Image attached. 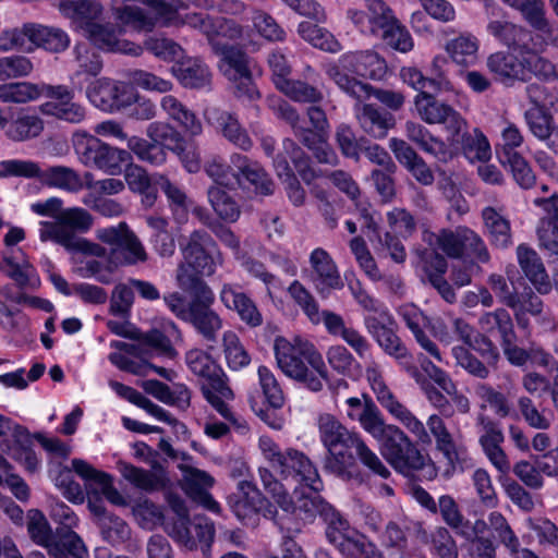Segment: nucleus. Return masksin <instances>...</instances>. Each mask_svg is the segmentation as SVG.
Here are the masks:
<instances>
[{
    "label": "nucleus",
    "instance_id": "f257e3e1",
    "mask_svg": "<svg viewBox=\"0 0 558 558\" xmlns=\"http://www.w3.org/2000/svg\"><path fill=\"white\" fill-rule=\"evenodd\" d=\"M145 7L124 5L116 10V20L136 32H151L156 26L189 25L199 28L215 51L229 47L228 40L241 36L242 29L233 21L210 17L192 11L186 2H144Z\"/></svg>",
    "mask_w": 558,
    "mask_h": 558
},
{
    "label": "nucleus",
    "instance_id": "f03ea898",
    "mask_svg": "<svg viewBox=\"0 0 558 558\" xmlns=\"http://www.w3.org/2000/svg\"><path fill=\"white\" fill-rule=\"evenodd\" d=\"M366 379L379 404L398 421L422 446L435 444V448L450 462L458 457V445L444 415L429 414L424 423L407 405L400 402L387 386L378 365L366 367Z\"/></svg>",
    "mask_w": 558,
    "mask_h": 558
},
{
    "label": "nucleus",
    "instance_id": "7ed1b4c3",
    "mask_svg": "<svg viewBox=\"0 0 558 558\" xmlns=\"http://www.w3.org/2000/svg\"><path fill=\"white\" fill-rule=\"evenodd\" d=\"M274 352L278 367L289 378L301 383L313 392L322 391L328 380V371L316 347L304 339L289 341L275 339Z\"/></svg>",
    "mask_w": 558,
    "mask_h": 558
},
{
    "label": "nucleus",
    "instance_id": "20e7f679",
    "mask_svg": "<svg viewBox=\"0 0 558 558\" xmlns=\"http://www.w3.org/2000/svg\"><path fill=\"white\" fill-rule=\"evenodd\" d=\"M94 226L93 215L85 208L73 206L64 208L54 221L39 222L41 242L52 241L66 251L87 256H104L106 247L77 234L88 232Z\"/></svg>",
    "mask_w": 558,
    "mask_h": 558
},
{
    "label": "nucleus",
    "instance_id": "39448f33",
    "mask_svg": "<svg viewBox=\"0 0 558 558\" xmlns=\"http://www.w3.org/2000/svg\"><path fill=\"white\" fill-rule=\"evenodd\" d=\"M486 68L506 87L526 83L533 76L548 80L555 73V65L534 49L493 52L486 59Z\"/></svg>",
    "mask_w": 558,
    "mask_h": 558
},
{
    "label": "nucleus",
    "instance_id": "423d86ee",
    "mask_svg": "<svg viewBox=\"0 0 558 558\" xmlns=\"http://www.w3.org/2000/svg\"><path fill=\"white\" fill-rule=\"evenodd\" d=\"M349 73L365 78L381 80L387 73V64L378 53L366 50L344 53L338 63L326 66V74L342 92L356 100H364L371 97L372 86L357 81Z\"/></svg>",
    "mask_w": 558,
    "mask_h": 558
},
{
    "label": "nucleus",
    "instance_id": "0eeeda50",
    "mask_svg": "<svg viewBox=\"0 0 558 558\" xmlns=\"http://www.w3.org/2000/svg\"><path fill=\"white\" fill-rule=\"evenodd\" d=\"M59 10L98 48L133 57H140L143 53L141 45L120 40L114 29L100 23L102 14L100 2H60Z\"/></svg>",
    "mask_w": 558,
    "mask_h": 558
},
{
    "label": "nucleus",
    "instance_id": "6e6552de",
    "mask_svg": "<svg viewBox=\"0 0 558 558\" xmlns=\"http://www.w3.org/2000/svg\"><path fill=\"white\" fill-rule=\"evenodd\" d=\"M325 450L326 454L323 461L325 472L342 480L353 477L356 468L355 456L373 474L385 480L391 474L379 456L368 447L361 434L332 445Z\"/></svg>",
    "mask_w": 558,
    "mask_h": 558
},
{
    "label": "nucleus",
    "instance_id": "1a4fd4ad",
    "mask_svg": "<svg viewBox=\"0 0 558 558\" xmlns=\"http://www.w3.org/2000/svg\"><path fill=\"white\" fill-rule=\"evenodd\" d=\"M189 368L197 376L204 378L202 392L207 402L227 421L247 429L245 423H239L233 415L228 402L234 395L228 385V378L223 369L211 359L209 354L199 349H192L185 355Z\"/></svg>",
    "mask_w": 558,
    "mask_h": 558
},
{
    "label": "nucleus",
    "instance_id": "9d476101",
    "mask_svg": "<svg viewBox=\"0 0 558 558\" xmlns=\"http://www.w3.org/2000/svg\"><path fill=\"white\" fill-rule=\"evenodd\" d=\"M258 448L282 478H293L314 492L323 489L324 485L317 468L303 451L295 448L282 450L272 438L266 435L259 437Z\"/></svg>",
    "mask_w": 558,
    "mask_h": 558
},
{
    "label": "nucleus",
    "instance_id": "9b49d317",
    "mask_svg": "<svg viewBox=\"0 0 558 558\" xmlns=\"http://www.w3.org/2000/svg\"><path fill=\"white\" fill-rule=\"evenodd\" d=\"M71 144L80 163L111 175L119 174L122 165L131 160L128 150L110 146L84 130H76L72 134Z\"/></svg>",
    "mask_w": 558,
    "mask_h": 558
},
{
    "label": "nucleus",
    "instance_id": "f8f14e48",
    "mask_svg": "<svg viewBox=\"0 0 558 558\" xmlns=\"http://www.w3.org/2000/svg\"><path fill=\"white\" fill-rule=\"evenodd\" d=\"M377 441L385 460L402 475L411 476L426 464V458L416 444L397 425L389 428Z\"/></svg>",
    "mask_w": 558,
    "mask_h": 558
},
{
    "label": "nucleus",
    "instance_id": "ddd939ff",
    "mask_svg": "<svg viewBox=\"0 0 558 558\" xmlns=\"http://www.w3.org/2000/svg\"><path fill=\"white\" fill-rule=\"evenodd\" d=\"M438 250L450 258L471 256L480 263H488L490 255L484 240L472 229L459 226L456 229H441L433 234Z\"/></svg>",
    "mask_w": 558,
    "mask_h": 558
},
{
    "label": "nucleus",
    "instance_id": "4468645a",
    "mask_svg": "<svg viewBox=\"0 0 558 558\" xmlns=\"http://www.w3.org/2000/svg\"><path fill=\"white\" fill-rule=\"evenodd\" d=\"M414 105L418 117L427 124H442L450 144L458 142L460 133L468 129L466 120L451 106L437 100L429 93L417 94Z\"/></svg>",
    "mask_w": 558,
    "mask_h": 558
},
{
    "label": "nucleus",
    "instance_id": "2eb2a0df",
    "mask_svg": "<svg viewBox=\"0 0 558 558\" xmlns=\"http://www.w3.org/2000/svg\"><path fill=\"white\" fill-rule=\"evenodd\" d=\"M8 302L26 305L46 313H51L54 310L49 300L25 292L13 293L12 286L4 284L0 288V327L7 331H17L27 323L22 311L10 306Z\"/></svg>",
    "mask_w": 558,
    "mask_h": 558
},
{
    "label": "nucleus",
    "instance_id": "dca6fc26",
    "mask_svg": "<svg viewBox=\"0 0 558 558\" xmlns=\"http://www.w3.org/2000/svg\"><path fill=\"white\" fill-rule=\"evenodd\" d=\"M308 265L304 277L323 298L344 287L337 263L325 248H314L310 253Z\"/></svg>",
    "mask_w": 558,
    "mask_h": 558
},
{
    "label": "nucleus",
    "instance_id": "f3484780",
    "mask_svg": "<svg viewBox=\"0 0 558 558\" xmlns=\"http://www.w3.org/2000/svg\"><path fill=\"white\" fill-rule=\"evenodd\" d=\"M215 52L221 56V71L235 84V96L250 101L258 99L259 93L252 81L247 56L233 46Z\"/></svg>",
    "mask_w": 558,
    "mask_h": 558
},
{
    "label": "nucleus",
    "instance_id": "a211bd4d",
    "mask_svg": "<svg viewBox=\"0 0 558 558\" xmlns=\"http://www.w3.org/2000/svg\"><path fill=\"white\" fill-rule=\"evenodd\" d=\"M44 129V120L29 108L0 109V130L12 142L37 138Z\"/></svg>",
    "mask_w": 558,
    "mask_h": 558
},
{
    "label": "nucleus",
    "instance_id": "6ab92c4d",
    "mask_svg": "<svg viewBox=\"0 0 558 558\" xmlns=\"http://www.w3.org/2000/svg\"><path fill=\"white\" fill-rule=\"evenodd\" d=\"M485 10L489 17L487 31L492 36L509 47V50L531 49V33L509 22L497 2H486Z\"/></svg>",
    "mask_w": 558,
    "mask_h": 558
},
{
    "label": "nucleus",
    "instance_id": "aec40b11",
    "mask_svg": "<svg viewBox=\"0 0 558 558\" xmlns=\"http://www.w3.org/2000/svg\"><path fill=\"white\" fill-rule=\"evenodd\" d=\"M46 96L50 100L40 105V112L69 123L77 124L86 119V109L75 102L74 94L63 85L47 86Z\"/></svg>",
    "mask_w": 558,
    "mask_h": 558
},
{
    "label": "nucleus",
    "instance_id": "412c9836",
    "mask_svg": "<svg viewBox=\"0 0 558 558\" xmlns=\"http://www.w3.org/2000/svg\"><path fill=\"white\" fill-rule=\"evenodd\" d=\"M136 341L133 343L124 341H111L110 347L116 350L125 351L137 359V363H149V359L155 355H165L174 357L177 351L169 347V342L163 338L157 329H153L141 336H133Z\"/></svg>",
    "mask_w": 558,
    "mask_h": 558
},
{
    "label": "nucleus",
    "instance_id": "4be33fe9",
    "mask_svg": "<svg viewBox=\"0 0 558 558\" xmlns=\"http://www.w3.org/2000/svg\"><path fill=\"white\" fill-rule=\"evenodd\" d=\"M86 97L94 107L109 113L130 105L126 87L106 77L92 82L86 89Z\"/></svg>",
    "mask_w": 558,
    "mask_h": 558
},
{
    "label": "nucleus",
    "instance_id": "5701e85b",
    "mask_svg": "<svg viewBox=\"0 0 558 558\" xmlns=\"http://www.w3.org/2000/svg\"><path fill=\"white\" fill-rule=\"evenodd\" d=\"M364 326L378 345L389 355L405 356L407 349L396 333V320L389 312L379 315H365Z\"/></svg>",
    "mask_w": 558,
    "mask_h": 558
},
{
    "label": "nucleus",
    "instance_id": "b1692460",
    "mask_svg": "<svg viewBox=\"0 0 558 558\" xmlns=\"http://www.w3.org/2000/svg\"><path fill=\"white\" fill-rule=\"evenodd\" d=\"M204 117L229 143L243 151L252 149L253 141L235 114L210 107L205 110Z\"/></svg>",
    "mask_w": 558,
    "mask_h": 558
},
{
    "label": "nucleus",
    "instance_id": "393cba45",
    "mask_svg": "<svg viewBox=\"0 0 558 558\" xmlns=\"http://www.w3.org/2000/svg\"><path fill=\"white\" fill-rule=\"evenodd\" d=\"M230 161L235 169V179L239 184L252 187L255 193L260 195L274 193L272 180L257 161L238 153L230 156Z\"/></svg>",
    "mask_w": 558,
    "mask_h": 558
},
{
    "label": "nucleus",
    "instance_id": "a878e982",
    "mask_svg": "<svg viewBox=\"0 0 558 558\" xmlns=\"http://www.w3.org/2000/svg\"><path fill=\"white\" fill-rule=\"evenodd\" d=\"M216 243L211 236L202 230L191 233L183 247L184 262L194 266L201 274L210 276L215 272Z\"/></svg>",
    "mask_w": 558,
    "mask_h": 558
},
{
    "label": "nucleus",
    "instance_id": "bb28decb",
    "mask_svg": "<svg viewBox=\"0 0 558 558\" xmlns=\"http://www.w3.org/2000/svg\"><path fill=\"white\" fill-rule=\"evenodd\" d=\"M219 296L222 304L228 310L235 312L240 320L246 326L256 328L263 324V314L255 301L238 287L225 283Z\"/></svg>",
    "mask_w": 558,
    "mask_h": 558
},
{
    "label": "nucleus",
    "instance_id": "cd10ccee",
    "mask_svg": "<svg viewBox=\"0 0 558 558\" xmlns=\"http://www.w3.org/2000/svg\"><path fill=\"white\" fill-rule=\"evenodd\" d=\"M166 501L177 519L165 524V532L179 545L190 550L195 549L196 541L189 529L190 515L184 500L180 495L167 492Z\"/></svg>",
    "mask_w": 558,
    "mask_h": 558
},
{
    "label": "nucleus",
    "instance_id": "c85d7f7f",
    "mask_svg": "<svg viewBox=\"0 0 558 558\" xmlns=\"http://www.w3.org/2000/svg\"><path fill=\"white\" fill-rule=\"evenodd\" d=\"M349 16L363 33L383 34L397 21L386 2H369L366 10L349 11Z\"/></svg>",
    "mask_w": 558,
    "mask_h": 558
},
{
    "label": "nucleus",
    "instance_id": "c756f323",
    "mask_svg": "<svg viewBox=\"0 0 558 558\" xmlns=\"http://www.w3.org/2000/svg\"><path fill=\"white\" fill-rule=\"evenodd\" d=\"M397 312L413 333L420 347L436 361L442 363L444 359L437 344L424 331V327L430 325L428 317L414 304L401 305Z\"/></svg>",
    "mask_w": 558,
    "mask_h": 558
},
{
    "label": "nucleus",
    "instance_id": "7c9ffc66",
    "mask_svg": "<svg viewBox=\"0 0 558 558\" xmlns=\"http://www.w3.org/2000/svg\"><path fill=\"white\" fill-rule=\"evenodd\" d=\"M214 302L215 294L210 295L209 301L192 300V314L187 319V323L192 324L196 331L210 342L217 340L218 332L223 327L222 318L211 310Z\"/></svg>",
    "mask_w": 558,
    "mask_h": 558
},
{
    "label": "nucleus",
    "instance_id": "2f4dec72",
    "mask_svg": "<svg viewBox=\"0 0 558 558\" xmlns=\"http://www.w3.org/2000/svg\"><path fill=\"white\" fill-rule=\"evenodd\" d=\"M357 100L354 106L355 118L360 126L375 138H384L388 131L395 125V118L391 113L380 111L373 105L361 104Z\"/></svg>",
    "mask_w": 558,
    "mask_h": 558
},
{
    "label": "nucleus",
    "instance_id": "473e14b6",
    "mask_svg": "<svg viewBox=\"0 0 558 558\" xmlns=\"http://www.w3.org/2000/svg\"><path fill=\"white\" fill-rule=\"evenodd\" d=\"M31 444L32 440L26 428L15 426L13 440H4L2 442V450L12 459L20 462L26 471L34 473L39 469L40 461L31 449Z\"/></svg>",
    "mask_w": 558,
    "mask_h": 558
},
{
    "label": "nucleus",
    "instance_id": "72a5a7b5",
    "mask_svg": "<svg viewBox=\"0 0 558 558\" xmlns=\"http://www.w3.org/2000/svg\"><path fill=\"white\" fill-rule=\"evenodd\" d=\"M517 257L520 267L536 290L539 293H547L550 290L549 277L536 251L526 244H520L517 247Z\"/></svg>",
    "mask_w": 558,
    "mask_h": 558
},
{
    "label": "nucleus",
    "instance_id": "f704fd0d",
    "mask_svg": "<svg viewBox=\"0 0 558 558\" xmlns=\"http://www.w3.org/2000/svg\"><path fill=\"white\" fill-rule=\"evenodd\" d=\"M172 74L186 88H203L210 84L211 73L199 59H180L172 66Z\"/></svg>",
    "mask_w": 558,
    "mask_h": 558
},
{
    "label": "nucleus",
    "instance_id": "c9c22d12",
    "mask_svg": "<svg viewBox=\"0 0 558 558\" xmlns=\"http://www.w3.org/2000/svg\"><path fill=\"white\" fill-rule=\"evenodd\" d=\"M72 468L82 478L98 485L101 494L113 505L125 504L124 497L113 486L112 476L106 472L98 471L89 463L81 459L72 460Z\"/></svg>",
    "mask_w": 558,
    "mask_h": 558
},
{
    "label": "nucleus",
    "instance_id": "e433bc0d",
    "mask_svg": "<svg viewBox=\"0 0 558 558\" xmlns=\"http://www.w3.org/2000/svg\"><path fill=\"white\" fill-rule=\"evenodd\" d=\"M40 180L50 187L63 190L69 193H78L86 186L84 174L66 166H51L41 170Z\"/></svg>",
    "mask_w": 558,
    "mask_h": 558
},
{
    "label": "nucleus",
    "instance_id": "4c0bfd02",
    "mask_svg": "<svg viewBox=\"0 0 558 558\" xmlns=\"http://www.w3.org/2000/svg\"><path fill=\"white\" fill-rule=\"evenodd\" d=\"M160 107L170 120L177 122L189 134L193 136L202 134L203 125L199 119L177 97L172 95L163 96L160 100Z\"/></svg>",
    "mask_w": 558,
    "mask_h": 558
},
{
    "label": "nucleus",
    "instance_id": "58836bf2",
    "mask_svg": "<svg viewBox=\"0 0 558 558\" xmlns=\"http://www.w3.org/2000/svg\"><path fill=\"white\" fill-rule=\"evenodd\" d=\"M315 425L317 427L319 441L324 449L360 434L353 429H349L333 414L326 412L317 415Z\"/></svg>",
    "mask_w": 558,
    "mask_h": 558
},
{
    "label": "nucleus",
    "instance_id": "ea45409f",
    "mask_svg": "<svg viewBox=\"0 0 558 558\" xmlns=\"http://www.w3.org/2000/svg\"><path fill=\"white\" fill-rule=\"evenodd\" d=\"M482 218L494 246L507 248L512 245L511 225L501 211L488 206L482 210Z\"/></svg>",
    "mask_w": 558,
    "mask_h": 558
},
{
    "label": "nucleus",
    "instance_id": "a19ab883",
    "mask_svg": "<svg viewBox=\"0 0 558 558\" xmlns=\"http://www.w3.org/2000/svg\"><path fill=\"white\" fill-rule=\"evenodd\" d=\"M141 386L146 393L162 403L174 405L182 410L190 407L191 392L185 385H174V389L171 390L169 386L157 379H147Z\"/></svg>",
    "mask_w": 558,
    "mask_h": 558
},
{
    "label": "nucleus",
    "instance_id": "79ce46f5",
    "mask_svg": "<svg viewBox=\"0 0 558 558\" xmlns=\"http://www.w3.org/2000/svg\"><path fill=\"white\" fill-rule=\"evenodd\" d=\"M29 41L50 52H62L70 46L69 35L61 28L33 23L29 27Z\"/></svg>",
    "mask_w": 558,
    "mask_h": 558
},
{
    "label": "nucleus",
    "instance_id": "37998d69",
    "mask_svg": "<svg viewBox=\"0 0 558 558\" xmlns=\"http://www.w3.org/2000/svg\"><path fill=\"white\" fill-rule=\"evenodd\" d=\"M119 471L121 475L135 487L146 490L155 492L162 489L167 486L169 480L166 473L160 470L150 472L130 463H119Z\"/></svg>",
    "mask_w": 558,
    "mask_h": 558
},
{
    "label": "nucleus",
    "instance_id": "c03bdc74",
    "mask_svg": "<svg viewBox=\"0 0 558 558\" xmlns=\"http://www.w3.org/2000/svg\"><path fill=\"white\" fill-rule=\"evenodd\" d=\"M453 145H459L463 156L471 162H484L490 159V144L484 133L477 128L473 129L472 132H468L464 129L458 136V142Z\"/></svg>",
    "mask_w": 558,
    "mask_h": 558
},
{
    "label": "nucleus",
    "instance_id": "a18cd8bd",
    "mask_svg": "<svg viewBox=\"0 0 558 558\" xmlns=\"http://www.w3.org/2000/svg\"><path fill=\"white\" fill-rule=\"evenodd\" d=\"M238 490L240 497L231 507L240 520L251 518L264 507L265 498L252 481H240Z\"/></svg>",
    "mask_w": 558,
    "mask_h": 558
},
{
    "label": "nucleus",
    "instance_id": "49530a36",
    "mask_svg": "<svg viewBox=\"0 0 558 558\" xmlns=\"http://www.w3.org/2000/svg\"><path fill=\"white\" fill-rule=\"evenodd\" d=\"M27 531L31 538L39 546L47 549L48 555L53 546L61 544V536L64 534L57 530V535H52L50 524L44 513L37 509H32L27 513Z\"/></svg>",
    "mask_w": 558,
    "mask_h": 558
},
{
    "label": "nucleus",
    "instance_id": "de8ad7c7",
    "mask_svg": "<svg viewBox=\"0 0 558 558\" xmlns=\"http://www.w3.org/2000/svg\"><path fill=\"white\" fill-rule=\"evenodd\" d=\"M201 274L189 263H182L177 271V283L184 292L192 296V300L209 301L214 294L208 284L201 278Z\"/></svg>",
    "mask_w": 558,
    "mask_h": 558
},
{
    "label": "nucleus",
    "instance_id": "09e8293b",
    "mask_svg": "<svg viewBox=\"0 0 558 558\" xmlns=\"http://www.w3.org/2000/svg\"><path fill=\"white\" fill-rule=\"evenodd\" d=\"M118 268L145 263L148 258L146 250L136 234L130 230L118 247L110 250Z\"/></svg>",
    "mask_w": 558,
    "mask_h": 558
},
{
    "label": "nucleus",
    "instance_id": "8fccbe9b",
    "mask_svg": "<svg viewBox=\"0 0 558 558\" xmlns=\"http://www.w3.org/2000/svg\"><path fill=\"white\" fill-rule=\"evenodd\" d=\"M93 511L99 515V527L105 541L112 546H119L130 539L131 529L124 520L105 512L98 506H95Z\"/></svg>",
    "mask_w": 558,
    "mask_h": 558
},
{
    "label": "nucleus",
    "instance_id": "3c124183",
    "mask_svg": "<svg viewBox=\"0 0 558 558\" xmlns=\"http://www.w3.org/2000/svg\"><path fill=\"white\" fill-rule=\"evenodd\" d=\"M47 86L31 82L0 84V101L27 104L37 100L41 95H46Z\"/></svg>",
    "mask_w": 558,
    "mask_h": 558
},
{
    "label": "nucleus",
    "instance_id": "603ef678",
    "mask_svg": "<svg viewBox=\"0 0 558 558\" xmlns=\"http://www.w3.org/2000/svg\"><path fill=\"white\" fill-rule=\"evenodd\" d=\"M402 81L418 92L428 93L427 89L433 92L450 90L451 83L446 78L442 72H437L435 77H425L423 73L413 66L402 68L400 71Z\"/></svg>",
    "mask_w": 558,
    "mask_h": 558
},
{
    "label": "nucleus",
    "instance_id": "864d4df0",
    "mask_svg": "<svg viewBox=\"0 0 558 558\" xmlns=\"http://www.w3.org/2000/svg\"><path fill=\"white\" fill-rule=\"evenodd\" d=\"M478 39L471 34H462L446 45V51L452 61L459 65H472L477 60Z\"/></svg>",
    "mask_w": 558,
    "mask_h": 558
},
{
    "label": "nucleus",
    "instance_id": "5fc2aeb1",
    "mask_svg": "<svg viewBox=\"0 0 558 558\" xmlns=\"http://www.w3.org/2000/svg\"><path fill=\"white\" fill-rule=\"evenodd\" d=\"M87 257V255H85ZM118 269V265L111 254L106 250L104 256H88L77 268V274L83 278H96L101 283H109L110 276Z\"/></svg>",
    "mask_w": 558,
    "mask_h": 558
},
{
    "label": "nucleus",
    "instance_id": "6e6d98bb",
    "mask_svg": "<svg viewBox=\"0 0 558 558\" xmlns=\"http://www.w3.org/2000/svg\"><path fill=\"white\" fill-rule=\"evenodd\" d=\"M424 371L429 378L450 397L460 414H468L471 411V402L469 398L458 391L456 383L447 372L438 366H433V371H429L428 367H424Z\"/></svg>",
    "mask_w": 558,
    "mask_h": 558
},
{
    "label": "nucleus",
    "instance_id": "4d7b16f0",
    "mask_svg": "<svg viewBox=\"0 0 558 558\" xmlns=\"http://www.w3.org/2000/svg\"><path fill=\"white\" fill-rule=\"evenodd\" d=\"M424 371L429 378L450 397L460 414H468L471 411V402L469 398L458 391L456 383L447 372L438 366H433V371H429L428 367H424Z\"/></svg>",
    "mask_w": 558,
    "mask_h": 558
},
{
    "label": "nucleus",
    "instance_id": "13d9d810",
    "mask_svg": "<svg viewBox=\"0 0 558 558\" xmlns=\"http://www.w3.org/2000/svg\"><path fill=\"white\" fill-rule=\"evenodd\" d=\"M323 520L327 524L326 536L331 544L341 550H344L345 546L355 544L349 522L333 507L325 513Z\"/></svg>",
    "mask_w": 558,
    "mask_h": 558
},
{
    "label": "nucleus",
    "instance_id": "bf43d9fd",
    "mask_svg": "<svg viewBox=\"0 0 558 558\" xmlns=\"http://www.w3.org/2000/svg\"><path fill=\"white\" fill-rule=\"evenodd\" d=\"M128 148L143 162L158 167L167 161L166 147L161 144L131 136L128 140Z\"/></svg>",
    "mask_w": 558,
    "mask_h": 558
},
{
    "label": "nucleus",
    "instance_id": "052dcab7",
    "mask_svg": "<svg viewBox=\"0 0 558 558\" xmlns=\"http://www.w3.org/2000/svg\"><path fill=\"white\" fill-rule=\"evenodd\" d=\"M4 263L8 266L7 276L12 279L20 289H36L39 283V277L35 267L26 259L16 260L13 257H5Z\"/></svg>",
    "mask_w": 558,
    "mask_h": 558
},
{
    "label": "nucleus",
    "instance_id": "680f3d73",
    "mask_svg": "<svg viewBox=\"0 0 558 558\" xmlns=\"http://www.w3.org/2000/svg\"><path fill=\"white\" fill-rule=\"evenodd\" d=\"M357 422L375 440L380 439L395 425L386 423L381 411L369 396H365V409Z\"/></svg>",
    "mask_w": 558,
    "mask_h": 558
},
{
    "label": "nucleus",
    "instance_id": "e2e57ef3",
    "mask_svg": "<svg viewBox=\"0 0 558 558\" xmlns=\"http://www.w3.org/2000/svg\"><path fill=\"white\" fill-rule=\"evenodd\" d=\"M478 326L485 333H492L497 330L501 341L508 338H515L512 318L505 308L484 313L478 318Z\"/></svg>",
    "mask_w": 558,
    "mask_h": 558
},
{
    "label": "nucleus",
    "instance_id": "0e129e2a",
    "mask_svg": "<svg viewBox=\"0 0 558 558\" xmlns=\"http://www.w3.org/2000/svg\"><path fill=\"white\" fill-rule=\"evenodd\" d=\"M141 47L165 62H177L183 58L184 53L183 48L178 43L161 35L147 37Z\"/></svg>",
    "mask_w": 558,
    "mask_h": 558
},
{
    "label": "nucleus",
    "instance_id": "69168bd1",
    "mask_svg": "<svg viewBox=\"0 0 558 558\" xmlns=\"http://www.w3.org/2000/svg\"><path fill=\"white\" fill-rule=\"evenodd\" d=\"M222 348L228 366L239 371L251 363V356L242 344L239 336L233 330H227L222 335Z\"/></svg>",
    "mask_w": 558,
    "mask_h": 558
},
{
    "label": "nucleus",
    "instance_id": "338daca9",
    "mask_svg": "<svg viewBox=\"0 0 558 558\" xmlns=\"http://www.w3.org/2000/svg\"><path fill=\"white\" fill-rule=\"evenodd\" d=\"M537 247L545 256L558 257V222L541 218L535 230Z\"/></svg>",
    "mask_w": 558,
    "mask_h": 558
},
{
    "label": "nucleus",
    "instance_id": "774afa93",
    "mask_svg": "<svg viewBox=\"0 0 558 558\" xmlns=\"http://www.w3.org/2000/svg\"><path fill=\"white\" fill-rule=\"evenodd\" d=\"M50 558H89L88 549L83 539L74 532L61 536V544L50 549Z\"/></svg>",
    "mask_w": 558,
    "mask_h": 558
}]
</instances>
